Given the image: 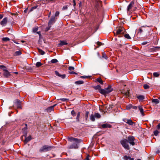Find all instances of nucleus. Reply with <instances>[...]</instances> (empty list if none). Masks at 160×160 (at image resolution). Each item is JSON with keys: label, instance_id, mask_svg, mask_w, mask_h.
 Masks as SVG:
<instances>
[{"label": "nucleus", "instance_id": "obj_4", "mask_svg": "<svg viewBox=\"0 0 160 160\" xmlns=\"http://www.w3.org/2000/svg\"><path fill=\"white\" fill-rule=\"evenodd\" d=\"M128 140L127 139H124L120 141V143L125 149L129 150L130 147L128 144Z\"/></svg>", "mask_w": 160, "mask_h": 160}, {"label": "nucleus", "instance_id": "obj_59", "mask_svg": "<svg viewBox=\"0 0 160 160\" xmlns=\"http://www.w3.org/2000/svg\"><path fill=\"white\" fill-rule=\"evenodd\" d=\"M73 5L74 7H75L76 5L75 1V0H73Z\"/></svg>", "mask_w": 160, "mask_h": 160}, {"label": "nucleus", "instance_id": "obj_48", "mask_svg": "<svg viewBox=\"0 0 160 160\" xmlns=\"http://www.w3.org/2000/svg\"><path fill=\"white\" fill-rule=\"evenodd\" d=\"M97 44L99 46H101V45H103V44H102V43L101 42H97Z\"/></svg>", "mask_w": 160, "mask_h": 160}, {"label": "nucleus", "instance_id": "obj_39", "mask_svg": "<svg viewBox=\"0 0 160 160\" xmlns=\"http://www.w3.org/2000/svg\"><path fill=\"white\" fill-rule=\"evenodd\" d=\"M89 113V112L88 111H87L85 114V118L87 120L88 119V115Z\"/></svg>", "mask_w": 160, "mask_h": 160}, {"label": "nucleus", "instance_id": "obj_7", "mask_svg": "<svg viewBox=\"0 0 160 160\" xmlns=\"http://www.w3.org/2000/svg\"><path fill=\"white\" fill-rule=\"evenodd\" d=\"M123 121L130 125H133L134 124V125L135 124V123L133 122L131 119H128L127 118H124L123 119Z\"/></svg>", "mask_w": 160, "mask_h": 160}, {"label": "nucleus", "instance_id": "obj_36", "mask_svg": "<svg viewBox=\"0 0 160 160\" xmlns=\"http://www.w3.org/2000/svg\"><path fill=\"white\" fill-rule=\"evenodd\" d=\"M160 74L157 72H154L153 73V75L155 77H159Z\"/></svg>", "mask_w": 160, "mask_h": 160}, {"label": "nucleus", "instance_id": "obj_43", "mask_svg": "<svg viewBox=\"0 0 160 160\" xmlns=\"http://www.w3.org/2000/svg\"><path fill=\"white\" fill-rule=\"evenodd\" d=\"M132 105L131 104H129V105H128L126 107V109H129L131 108H132Z\"/></svg>", "mask_w": 160, "mask_h": 160}, {"label": "nucleus", "instance_id": "obj_29", "mask_svg": "<svg viewBox=\"0 0 160 160\" xmlns=\"http://www.w3.org/2000/svg\"><path fill=\"white\" fill-rule=\"evenodd\" d=\"M102 58H104L106 60H107L108 58V57L107 56L106 54L104 52L102 53Z\"/></svg>", "mask_w": 160, "mask_h": 160}, {"label": "nucleus", "instance_id": "obj_58", "mask_svg": "<svg viewBox=\"0 0 160 160\" xmlns=\"http://www.w3.org/2000/svg\"><path fill=\"white\" fill-rule=\"evenodd\" d=\"M157 129H159L160 128V123H159L157 126Z\"/></svg>", "mask_w": 160, "mask_h": 160}, {"label": "nucleus", "instance_id": "obj_18", "mask_svg": "<svg viewBox=\"0 0 160 160\" xmlns=\"http://www.w3.org/2000/svg\"><path fill=\"white\" fill-rule=\"evenodd\" d=\"M101 126L103 128H110L112 127V125L108 123H105L101 125Z\"/></svg>", "mask_w": 160, "mask_h": 160}, {"label": "nucleus", "instance_id": "obj_20", "mask_svg": "<svg viewBox=\"0 0 160 160\" xmlns=\"http://www.w3.org/2000/svg\"><path fill=\"white\" fill-rule=\"evenodd\" d=\"M56 104H55L54 105L48 108L47 109V111L48 112H50L52 111H53V108L55 106H56Z\"/></svg>", "mask_w": 160, "mask_h": 160}, {"label": "nucleus", "instance_id": "obj_62", "mask_svg": "<svg viewBox=\"0 0 160 160\" xmlns=\"http://www.w3.org/2000/svg\"><path fill=\"white\" fill-rule=\"evenodd\" d=\"M3 17V15L0 14V19L2 18Z\"/></svg>", "mask_w": 160, "mask_h": 160}, {"label": "nucleus", "instance_id": "obj_1", "mask_svg": "<svg viewBox=\"0 0 160 160\" xmlns=\"http://www.w3.org/2000/svg\"><path fill=\"white\" fill-rule=\"evenodd\" d=\"M94 88L96 90H98L99 92L101 94H108L112 91L113 89L111 87L109 86L105 89H102L100 85H98L94 87Z\"/></svg>", "mask_w": 160, "mask_h": 160}, {"label": "nucleus", "instance_id": "obj_3", "mask_svg": "<svg viewBox=\"0 0 160 160\" xmlns=\"http://www.w3.org/2000/svg\"><path fill=\"white\" fill-rule=\"evenodd\" d=\"M52 148V147L51 146L48 145H45L43 146L40 149L39 151L40 152H47L50 150Z\"/></svg>", "mask_w": 160, "mask_h": 160}, {"label": "nucleus", "instance_id": "obj_12", "mask_svg": "<svg viewBox=\"0 0 160 160\" xmlns=\"http://www.w3.org/2000/svg\"><path fill=\"white\" fill-rule=\"evenodd\" d=\"M8 21L7 18H4L0 22V24L2 26H5L6 24Z\"/></svg>", "mask_w": 160, "mask_h": 160}, {"label": "nucleus", "instance_id": "obj_41", "mask_svg": "<svg viewBox=\"0 0 160 160\" xmlns=\"http://www.w3.org/2000/svg\"><path fill=\"white\" fill-rule=\"evenodd\" d=\"M154 134L156 136H157L158 135V134L159 133V131H158V130H156L154 132Z\"/></svg>", "mask_w": 160, "mask_h": 160}, {"label": "nucleus", "instance_id": "obj_14", "mask_svg": "<svg viewBox=\"0 0 160 160\" xmlns=\"http://www.w3.org/2000/svg\"><path fill=\"white\" fill-rule=\"evenodd\" d=\"M25 126L22 129V131L24 135H27V132H28V128H27V124H25Z\"/></svg>", "mask_w": 160, "mask_h": 160}, {"label": "nucleus", "instance_id": "obj_63", "mask_svg": "<svg viewBox=\"0 0 160 160\" xmlns=\"http://www.w3.org/2000/svg\"><path fill=\"white\" fill-rule=\"evenodd\" d=\"M37 33L39 34V35H41L40 32H37Z\"/></svg>", "mask_w": 160, "mask_h": 160}, {"label": "nucleus", "instance_id": "obj_21", "mask_svg": "<svg viewBox=\"0 0 160 160\" xmlns=\"http://www.w3.org/2000/svg\"><path fill=\"white\" fill-rule=\"evenodd\" d=\"M145 26H142L140 28L138 29V34H141L142 32H143V30H144V29H143V28L145 27Z\"/></svg>", "mask_w": 160, "mask_h": 160}, {"label": "nucleus", "instance_id": "obj_16", "mask_svg": "<svg viewBox=\"0 0 160 160\" xmlns=\"http://www.w3.org/2000/svg\"><path fill=\"white\" fill-rule=\"evenodd\" d=\"M129 90H127L126 91L125 90H122L121 92L124 94V95H125L127 97H129Z\"/></svg>", "mask_w": 160, "mask_h": 160}, {"label": "nucleus", "instance_id": "obj_54", "mask_svg": "<svg viewBox=\"0 0 160 160\" xmlns=\"http://www.w3.org/2000/svg\"><path fill=\"white\" fill-rule=\"evenodd\" d=\"M60 100L62 101H63V102H65V101H66L67 100H68V99H66V98H60L59 99Z\"/></svg>", "mask_w": 160, "mask_h": 160}, {"label": "nucleus", "instance_id": "obj_26", "mask_svg": "<svg viewBox=\"0 0 160 160\" xmlns=\"http://www.w3.org/2000/svg\"><path fill=\"white\" fill-rule=\"evenodd\" d=\"M137 98L140 100H142L144 99V97L143 95H140L137 96Z\"/></svg>", "mask_w": 160, "mask_h": 160}, {"label": "nucleus", "instance_id": "obj_13", "mask_svg": "<svg viewBox=\"0 0 160 160\" xmlns=\"http://www.w3.org/2000/svg\"><path fill=\"white\" fill-rule=\"evenodd\" d=\"M23 136L25 137V140L24 141L25 144H26L28 142L30 141L31 139V136H29L28 137H27V135H23Z\"/></svg>", "mask_w": 160, "mask_h": 160}, {"label": "nucleus", "instance_id": "obj_35", "mask_svg": "<svg viewBox=\"0 0 160 160\" xmlns=\"http://www.w3.org/2000/svg\"><path fill=\"white\" fill-rule=\"evenodd\" d=\"M2 40L3 41L6 42L7 41H9L10 39L8 37L3 38H2Z\"/></svg>", "mask_w": 160, "mask_h": 160}, {"label": "nucleus", "instance_id": "obj_40", "mask_svg": "<svg viewBox=\"0 0 160 160\" xmlns=\"http://www.w3.org/2000/svg\"><path fill=\"white\" fill-rule=\"evenodd\" d=\"M124 37L128 39H130L131 38L129 36V35L128 34H126L124 35Z\"/></svg>", "mask_w": 160, "mask_h": 160}, {"label": "nucleus", "instance_id": "obj_57", "mask_svg": "<svg viewBox=\"0 0 160 160\" xmlns=\"http://www.w3.org/2000/svg\"><path fill=\"white\" fill-rule=\"evenodd\" d=\"M80 78H88V76H81L80 77Z\"/></svg>", "mask_w": 160, "mask_h": 160}, {"label": "nucleus", "instance_id": "obj_25", "mask_svg": "<svg viewBox=\"0 0 160 160\" xmlns=\"http://www.w3.org/2000/svg\"><path fill=\"white\" fill-rule=\"evenodd\" d=\"M95 116L93 114H92L90 115V118L92 122H94L95 121Z\"/></svg>", "mask_w": 160, "mask_h": 160}, {"label": "nucleus", "instance_id": "obj_52", "mask_svg": "<svg viewBox=\"0 0 160 160\" xmlns=\"http://www.w3.org/2000/svg\"><path fill=\"white\" fill-rule=\"evenodd\" d=\"M59 12L58 11H57L55 13V16L54 17H55L58 16L59 15Z\"/></svg>", "mask_w": 160, "mask_h": 160}, {"label": "nucleus", "instance_id": "obj_46", "mask_svg": "<svg viewBox=\"0 0 160 160\" xmlns=\"http://www.w3.org/2000/svg\"><path fill=\"white\" fill-rule=\"evenodd\" d=\"M71 114L72 116H75L76 113L73 110H72L71 112Z\"/></svg>", "mask_w": 160, "mask_h": 160}, {"label": "nucleus", "instance_id": "obj_61", "mask_svg": "<svg viewBox=\"0 0 160 160\" xmlns=\"http://www.w3.org/2000/svg\"><path fill=\"white\" fill-rule=\"evenodd\" d=\"M148 43V42H143L142 44V45H145V44H146L147 43Z\"/></svg>", "mask_w": 160, "mask_h": 160}, {"label": "nucleus", "instance_id": "obj_32", "mask_svg": "<svg viewBox=\"0 0 160 160\" xmlns=\"http://www.w3.org/2000/svg\"><path fill=\"white\" fill-rule=\"evenodd\" d=\"M94 116L95 117L98 118H100L101 117L100 114L98 113H96L94 114Z\"/></svg>", "mask_w": 160, "mask_h": 160}, {"label": "nucleus", "instance_id": "obj_38", "mask_svg": "<svg viewBox=\"0 0 160 160\" xmlns=\"http://www.w3.org/2000/svg\"><path fill=\"white\" fill-rule=\"evenodd\" d=\"M38 7V5H36L34 7H32L30 10V11L31 12L34 9L37 8Z\"/></svg>", "mask_w": 160, "mask_h": 160}, {"label": "nucleus", "instance_id": "obj_30", "mask_svg": "<svg viewBox=\"0 0 160 160\" xmlns=\"http://www.w3.org/2000/svg\"><path fill=\"white\" fill-rule=\"evenodd\" d=\"M152 102L156 104H158L159 103V100L157 99H153L152 100Z\"/></svg>", "mask_w": 160, "mask_h": 160}, {"label": "nucleus", "instance_id": "obj_11", "mask_svg": "<svg viewBox=\"0 0 160 160\" xmlns=\"http://www.w3.org/2000/svg\"><path fill=\"white\" fill-rule=\"evenodd\" d=\"M77 143L75 142V143L72 144L69 146L68 148L70 149L78 148V146Z\"/></svg>", "mask_w": 160, "mask_h": 160}, {"label": "nucleus", "instance_id": "obj_31", "mask_svg": "<svg viewBox=\"0 0 160 160\" xmlns=\"http://www.w3.org/2000/svg\"><path fill=\"white\" fill-rule=\"evenodd\" d=\"M38 52L41 55H43L45 54V52L40 49L38 48Z\"/></svg>", "mask_w": 160, "mask_h": 160}, {"label": "nucleus", "instance_id": "obj_53", "mask_svg": "<svg viewBox=\"0 0 160 160\" xmlns=\"http://www.w3.org/2000/svg\"><path fill=\"white\" fill-rule=\"evenodd\" d=\"M51 27V26H48V27H47L46 28L45 31H48L49 29Z\"/></svg>", "mask_w": 160, "mask_h": 160}, {"label": "nucleus", "instance_id": "obj_5", "mask_svg": "<svg viewBox=\"0 0 160 160\" xmlns=\"http://www.w3.org/2000/svg\"><path fill=\"white\" fill-rule=\"evenodd\" d=\"M127 139L128 140V142L131 145L134 146L135 145L134 141L135 140V138L133 136H130L128 137Z\"/></svg>", "mask_w": 160, "mask_h": 160}, {"label": "nucleus", "instance_id": "obj_22", "mask_svg": "<svg viewBox=\"0 0 160 160\" xmlns=\"http://www.w3.org/2000/svg\"><path fill=\"white\" fill-rule=\"evenodd\" d=\"M67 44H68V43L66 41H60V42L58 44V46L60 47L61 46H63Z\"/></svg>", "mask_w": 160, "mask_h": 160}, {"label": "nucleus", "instance_id": "obj_28", "mask_svg": "<svg viewBox=\"0 0 160 160\" xmlns=\"http://www.w3.org/2000/svg\"><path fill=\"white\" fill-rule=\"evenodd\" d=\"M75 83L76 84H82L84 83V82L82 80H79L76 81Z\"/></svg>", "mask_w": 160, "mask_h": 160}, {"label": "nucleus", "instance_id": "obj_8", "mask_svg": "<svg viewBox=\"0 0 160 160\" xmlns=\"http://www.w3.org/2000/svg\"><path fill=\"white\" fill-rule=\"evenodd\" d=\"M68 139L69 141L72 142L73 141L77 143H79L81 142V140L75 138L73 137H68Z\"/></svg>", "mask_w": 160, "mask_h": 160}, {"label": "nucleus", "instance_id": "obj_44", "mask_svg": "<svg viewBox=\"0 0 160 160\" xmlns=\"http://www.w3.org/2000/svg\"><path fill=\"white\" fill-rule=\"evenodd\" d=\"M68 69L70 71L74 70V68L73 67L70 66L69 67Z\"/></svg>", "mask_w": 160, "mask_h": 160}, {"label": "nucleus", "instance_id": "obj_9", "mask_svg": "<svg viewBox=\"0 0 160 160\" xmlns=\"http://www.w3.org/2000/svg\"><path fill=\"white\" fill-rule=\"evenodd\" d=\"M56 21V19L55 17H52L49 20L48 22V26H51Z\"/></svg>", "mask_w": 160, "mask_h": 160}, {"label": "nucleus", "instance_id": "obj_15", "mask_svg": "<svg viewBox=\"0 0 160 160\" xmlns=\"http://www.w3.org/2000/svg\"><path fill=\"white\" fill-rule=\"evenodd\" d=\"M134 3L133 1H132L130 2V3L129 4L128 6V7L127 8V11L128 12L130 10V9L132 7L133 5H134Z\"/></svg>", "mask_w": 160, "mask_h": 160}, {"label": "nucleus", "instance_id": "obj_37", "mask_svg": "<svg viewBox=\"0 0 160 160\" xmlns=\"http://www.w3.org/2000/svg\"><path fill=\"white\" fill-rule=\"evenodd\" d=\"M58 62V60L56 59H53L51 60V62L52 63H55Z\"/></svg>", "mask_w": 160, "mask_h": 160}, {"label": "nucleus", "instance_id": "obj_51", "mask_svg": "<svg viewBox=\"0 0 160 160\" xmlns=\"http://www.w3.org/2000/svg\"><path fill=\"white\" fill-rule=\"evenodd\" d=\"M6 67L4 65H0V68L3 69H5L4 68H6Z\"/></svg>", "mask_w": 160, "mask_h": 160}, {"label": "nucleus", "instance_id": "obj_6", "mask_svg": "<svg viewBox=\"0 0 160 160\" xmlns=\"http://www.w3.org/2000/svg\"><path fill=\"white\" fill-rule=\"evenodd\" d=\"M21 102L18 99H16L15 101V105L18 108H21Z\"/></svg>", "mask_w": 160, "mask_h": 160}, {"label": "nucleus", "instance_id": "obj_42", "mask_svg": "<svg viewBox=\"0 0 160 160\" xmlns=\"http://www.w3.org/2000/svg\"><path fill=\"white\" fill-rule=\"evenodd\" d=\"M143 87L145 89H148L149 88V86L147 84H144L143 85Z\"/></svg>", "mask_w": 160, "mask_h": 160}, {"label": "nucleus", "instance_id": "obj_49", "mask_svg": "<svg viewBox=\"0 0 160 160\" xmlns=\"http://www.w3.org/2000/svg\"><path fill=\"white\" fill-rule=\"evenodd\" d=\"M69 73L70 74H75L76 75H77L78 73L74 71H71V72H69Z\"/></svg>", "mask_w": 160, "mask_h": 160}, {"label": "nucleus", "instance_id": "obj_47", "mask_svg": "<svg viewBox=\"0 0 160 160\" xmlns=\"http://www.w3.org/2000/svg\"><path fill=\"white\" fill-rule=\"evenodd\" d=\"M55 74L57 76L60 77L61 74L59 73V72L57 71H55Z\"/></svg>", "mask_w": 160, "mask_h": 160}, {"label": "nucleus", "instance_id": "obj_19", "mask_svg": "<svg viewBox=\"0 0 160 160\" xmlns=\"http://www.w3.org/2000/svg\"><path fill=\"white\" fill-rule=\"evenodd\" d=\"M123 158L124 160H134L133 158H131L130 157L127 155L124 156Z\"/></svg>", "mask_w": 160, "mask_h": 160}, {"label": "nucleus", "instance_id": "obj_17", "mask_svg": "<svg viewBox=\"0 0 160 160\" xmlns=\"http://www.w3.org/2000/svg\"><path fill=\"white\" fill-rule=\"evenodd\" d=\"M101 4H102L101 2L100 1H98L97 2V3L95 7L96 9H97L98 10L99 9L100 7H101Z\"/></svg>", "mask_w": 160, "mask_h": 160}, {"label": "nucleus", "instance_id": "obj_24", "mask_svg": "<svg viewBox=\"0 0 160 160\" xmlns=\"http://www.w3.org/2000/svg\"><path fill=\"white\" fill-rule=\"evenodd\" d=\"M80 112H78L77 113V116L76 118L77 122H80L79 118L80 116Z\"/></svg>", "mask_w": 160, "mask_h": 160}, {"label": "nucleus", "instance_id": "obj_56", "mask_svg": "<svg viewBox=\"0 0 160 160\" xmlns=\"http://www.w3.org/2000/svg\"><path fill=\"white\" fill-rule=\"evenodd\" d=\"M132 108H133L134 109H137V107L136 106L132 105Z\"/></svg>", "mask_w": 160, "mask_h": 160}, {"label": "nucleus", "instance_id": "obj_2", "mask_svg": "<svg viewBox=\"0 0 160 160\" xmlns=\"http://www.w3.org/2000/svg\"><path fill=\"white\" fill-rule=\"evenodd\" d=\"M125 31V29L122 27H119L117 30H116V32H114V35L116 36H118V37H122Z\"/></svg>", "mask_w": 160, "mask_h": 160}, {"label": "nucleus", "instance_id": "obj_23", "mask_svg": "<svg viewBox=\"0 0 160 160\" xmlns=\"http://www.w3.org/2000/svg\"><path fill=\"white\" fill-rule=\"evenodd\" d=\"M138 108L142 115V116H144V114L142 107V106H139L138 107Z\"/></svg>", "mask_w": 160, "mask_h": 160}, {"label": "nucleus", "instance_id": "obj_27", "mask_svg": "<svg viewBox=\"0 0 160 160\" xmlns=\"http://www.w3.org/2000/svg\"><path fill=\"white\" fill-rule=\"evenodd\" d=\"M21 52L20 51H16L14 53V55L15 56H19L21 55Z\"/></svg>", "mask_w": 160, "mask_h": 160}, {"label": "nucleus", "instance_id": "obj_64", "mask_svg": "<svg viewBox=\"0 0 160 160\" xmlns=\"http://www.w3.org/2000/svg\"><path fill=\"white\" fill-rule=\"evenodd\" d=\"M51 12H50L49 13V14H48V17H50V15H51Z\"/></svg>", "mask_w": 160, "mask_h": 160}, {"label": "nucleus", "instance_id": "obj_33", "mask_svg": "<svg viewBox=\"0 0 160 160\" xmlns=\"http://www.w3.org/2000/svg\"><path fill=\"white\" fill-rule=\"evenodd\" d=\"M97 81L101 84H103V82L101 79L100 78H98L97 79Z\"/></svg>", "mask_w": 160, "mask_h": 160}, {"label": "nucleus", "instance_id": "obj_60", "mask_svg": "<svg viewBox=\"0 0 160 160\" xmlns=\"http://www.w3.org/2000/svg\"><path fill=\"white\" fill-rule=\"evenodd\" d=\"M86 160H90V159H89V155H88L87 156V157H86Z\"/></svg>", "mask_w": 160, "mask_h": 160}, {"label": "nucleus", "instance_id": "obj_45", "mask_svg": "<svg viewBox=\"0 0 160 160\" xmlns=\"http://www.w3.org/2000/svg\"><path fill=\"white\" fill-rule=\"evenodd\" d=\"M38 27L34 28H33V32H36L38 31Z\"/></svg>", "mask_w": 160, "mask_h": 160}, {"label": "nucleus", "instance_id": "obj_55", "mask_svg": "<svg viewBox=\"0 0 160 160\" xmlns=\"http://www.w3.org/2000/svg\"><path fill=\"white\" fill-rule=\"evenodd\" d=\"M68 9V7L67 6H65L62 8V9L63 10H67Z\"/></svg>", "mask_w": 160, "mask_h": 160}, {"label": "nucleus", "instance_id": "obj_34", "mask_svg": "<svg viewBox=\"0 0 160 160\" xmlns=\"http://www.w3.org/2000/svg\"><path fill=\"white\" fill-rule=\"evenodd\" d=\"M42 65V64L41 63V62H37L36 64V66L38 68L40 67Z\"/></svg>", "mask_w": 160, "mask_h": 160}, {"label": "nucleus", "instance_id": "obj_50", "mask_svg": "<svg viewBox=\"0 0 160 160\" xmlns=\"http://www.w3.org/2000/svg\"><path fill=\"white\" fill-rule=\"evenodd\" d=\"M66 77L65 74H63V75H60V77L62 79H64Z\"/></svg>", "mask_w": 160, "mask_h": 160}, {"label": "nucleus", "instance_id": "obj_10", "mask_svg": "<svg viewBox=\"0 0 160 160\" xmlns=\"http://www.w3.org/2000/svg\"><path fill=\"white\" fill-rule=\"evenodd\" d=\"M4 73L3 75L5 77L7 78L10 76L11 74L10 72L6 69H3Z\"/></svg>", "mask_w": 160, "mask_h": 160}]
</instances>
